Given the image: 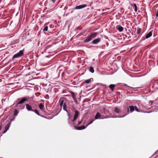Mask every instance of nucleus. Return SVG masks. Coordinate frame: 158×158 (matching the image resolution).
<instances>
[{
	"label": "nucleus",
	"mask_w": 158,
	"mask_h": 158,
	"mask_svg": "<svg viewBox=\"0 0 158 158\" xmlns=\"http://www.w3.org/2000/svg\"><path fill=\"white\" fill-rule=\"evenodd\" d=\"M81 121H78V125H79L80 124H81Z\"/></svg>",
	"instance_id": "obj_35"
},
{
	"label": "nucleus",
	"mask_w": 158,
	"mask_h": 158,
	"mask_svg": "<svg viewBox=\"0 0 158 158\" xmlns=\"http://www.w3.org/2000/svg\"><path fill=\"white\" fill-rule=\"evenodd\" d=\"M48 30V26L45 27L43 29V31H47Z\"/></svg>",
	"instance_id": "obj_32"
},
{
	"label": "nucleus",
	"mask_w": 158,
	"mask_h": 158,
	"mask_svg": "<svg viewBox=\"0 0 158 158\" xmlns=\"http://www.w3.org/2000/svg\"><path fill=\"white\" fill-rule=\"evenodd\" d=\"M101 116V115L99 113V112L97 113L95 116L94 119H98Z\"/></svg>",
	"instance_id": "obj_17"
},
{
	"label": "nucleus",
	"mask_w": 158,
	"mask_h": 158,
	"mask_svg": "<svg viewBox=\"0 0 158 158\" xmlns=\"http://www.w3.org/2000/svg\"><path fill=\"white\" fill-rule=\"evenodd\" d=\"M5 119L4 118L2 119L0 122V131L2 129V123L4 121Z\"/></svg>",
	"instance_id": "obj_19"
},
{
	"label": "nucleus",
	"mask_w": 158,
	"mask_h": 158,
	"mask_svg": "<svg viewBox=\"0 0 158 158\" xmlns=\"http://www.w3.org/2000/svg\"><path fill=\"white\" fill-rule=\"evenodd\" d=\"M64 101L63 99H61L60 100V106H62L64 104Z\"/></svg>",
	"instance_id": "obj_22"
},
{
	"label": "nucleus",
	"mask_w": 158,
	"mask_h": 158,
	"mask_svg": "<svg viewBox=\"0 0 158 158\" xmlns=\"http://www.w3.org/2000/svg\"><path fill=\"white\" fill-rule=\"evenodd\" d=\"M89 71L92 73H94V69L92 67H90L89 68Z\"/></svg>",
	"instance_id": "obj_23"
},
{
	"label": "nucleus",
	"mask_w": 158,
	"mask_h": 158,
	"mask_svg": "<svg viewBox=\"0 0 158 158\" xmlns=\"http://www.w3.org/2000/svg\"><path fill=\"white\" fill-rule=\"evenodd\" d=\"M0 158H2V157H0Z\"/></svg>",
	"instance_id": "obj_40"
},
{
	"label": "nucleus",
	"mask_w": 158,
	"mask_h": 158,
	"mask_svg": "<svg viewBox=\"0 0 158 158\" xmlns=\"http://www.w3.org/2000/svg\"><path fill=\"white\" fill-rule=\"evenodd\" d=\"M101 40V39L99 38H97L94 40L92 42V43L93 44H96L99 43Z\"/></svg>",
	"instance_id": "obj_9"
},
{
	"label": "nucleus",
	"mask_w": 158,
	"mask_h": 158,
	"mask_svg": "<svg viewBox=\"0 0 158 158\" xmlns=\"http://www.w3.org/2000/svg\"><path fill=\"white\" fill-rule=\"evenodd\" d=\"M115 85L114 84H110L109 86V87L111 89L112 91H114V89L115 87Z\"/></svg>",
	"instance_id": "obj_15"
},
{
	"label": "nucleus",
	"mask_w": 158,
	"mask_h": 158,
	"mask_svg": "<svg viewBox=\"0 0 158 158\" xmlns=\"http://www.w3.org/2000/svg\"><path fill=\"white\" fill-rule=\"evenodd\" d=\"M121 109L120 108H118L117 107H116L114 110V112L118 114L121 112Z\"/></svg>",
	"instance_id": "obj_14"
},
{
	"label": "nucleus",
	"mask_w": 158,
	"mask_h": 158,
	"mask_svg": "<svg viewBox=\"0 0 158 158\" xmlns=\"http://www.w3.org/2000/svg\"><path fill=\"white\" fill-rule=\"evenodd\" d=\"M12 43L13 44H17L19 42V40H13L12 42Z\"/></svg>",
	"instance_id": "obj_25"
},
{
	"label": "nucleus",
	"mask_w": 158,
	"mask_h": 158,
	"mask_svg": "<svg viewBox=\"0 0 158 158\" xmlns=\"http://www.w3.org/2000/svg\"><path fill=\"white\" fill-rule=\"evenodd\" d=\"M154 154L153 155H152V156H151V157H152L154 155Z\"/></svg>",
	"instance_id": "obj_39"
},
{
	"label": "nucleus",
	"mask_w": 158,
	"mask_h": 158,
	"mask_svg": "<svg viewBox=\"0 0 158 158\" xmlns=\"http://www.w3.org/2000/svg\"><path fill=\"white\" fill-rule=\"evenodd\" d=\"M67 107L66 103L64 102L63 105V109L64 110L66 111L67 110Z\"/></svg>",
	"instance_id": "obj_24"
},
{
	"label": "nucleus",
	"mask_w": 158,
	"mask_h": 158,
	"mask_svg": "<svg viewBox=\"0 0 158 158\" xmlns=\"http://www.w3.org/2000/svg\"><path fill=\"white\" fill-rule=\"evenodd\" d=\"M134 111V106H130L128 107H125V113H126V114L122 117H123L130 113Z\"/></svg>",
	"instance_id": "obj_2"
},
{
	"label": "nucleus",
	"mask_w": 158,
	"mask_h": 158,
	"mask_svg": "<svg viewBox=\"0 0 158 158\" xmlns=\"http://www.w3.org/2000/svg\"><path fill=\"white\" fill-rule=\"evenodd\" d=\"M116 28L119 32L123 31L124 29L120 25H117L116 27Z\"/></svg>",
	"instance_id": "obj_10"
},
{
	"label": "nucleus",
	"mask_w": 158,
	"mask_h": 158,
	"mask_svg": "<svg viewBox=\"0 0 158 158\" xmlns=\"http://www.w3.org/2000/svg\"><path fill=\"white\" fill-rule=\"evenodd\" d=\"M71 94L72 97L73 99V100L74 101V102L76 104H78V101L77 100V98L76 95L73 92H71Z\"/></svg>",
	"instance_id": "obj_6"
},
{
	"label": "nucleus",
	"mask_w": 158,
	"mask_h": 158,
	"mask_svg": "<svg viewBox=\"0 0 158 158\" xmlns=\"http://www.w3.org/2000/svg\"><path fill=\"white\" fill-rule=\"evenodd\" d=\"M24 50H21L18 53L14 55L12 57V60H14L15 59L19 57L22 56L23 55Z\"/></svg>",
	"instance_id": "obj_3"
},
{
	"label": "nucleus",
	"mask_w": 158,
	"mask_h": 158,
	"mask_svg": "<svg viewBox=\"0 0 158 158\" xmlns=\"http://www.w3.org/2000/svg\"><path fill=\"white\" fill-rule=\"evenodd\" d=\"M39 107L40 109L41 110H43L44 108V105L42 103H40L39 105Z\"/></svg>",
	"instance_id": "obj_20"
},
{
	"label": "nucleus",
	"mask_w": 158,
	"mask_h": 158,
	"mask_svg": "<svg viewBox=\"0 0 158 158\" xmlns=\"http://www.w3.org/2000/svg\"><path fill=\"white\" fill-rule=\"evenodd\" d=\"M82 34V33H80V34H78V36H80V35H81Z\"/></svg>",
	"instance_id": "obj_38"
},
{
	"label": "nucleus",
	"mask_w": 158,
	"mask_h": 158,
	"mask_svg": "<svg viewBox=\"0 0 158 158\" xmlns=\"http://www.w3.org/2000/svg\"><path fill=\"white\" fill-rule=\"evenodd\" d=\"M130 5H131V6H134V5H136V4H132V3H131V4H130Z\"/></svg>",
	"instance_id": "obj_36"
},
{
	"label": "nucleus",
	"mask_w": 158,
	"mask_h": 158,
	"mask_svg": "<svg viewBox=\"0 0 158 158\" xmlns=\"http://www.w3.org/2000/svg\"><path fill=\"white\" fill-rule=\"evenodd\" d=\"M74 127L75 129L76 130H81L85 129L87 127L86 126H82L80 127H77L75 126Z\"/></svg>",
	"instance_id": "obj_8"
},
{
	"label": "nucleus",
	"mask_w": 158,
	"mask_h": 158,
	"mask_svg": "<svg viewBox=\"0 0 158 158\" xmlns=\"http://www.w3.org/2000/svg\"><path fill=\"white\" fill-rule=\"evenodd\" d=\"M11 122V121H8V123L6 124V126H5L4 130L3 132V134L5 133L9 129Z\"/></svg>",
	"instance_id": "obj_4"
},
{
	"label": "nucleus",
	"mask_w": 158,
	"mask_h": 158,
	"mask_svg": "<svg viewBox=\"0 0 158 158\" xmlns=\"http://www.w3.org/2000/svg\"><path fill=\"white\" fill-rule=\"evenodd\" d=\"M51 1L54 3L56 2V0H51Z\"/></svg>",
	"instance_id": "obj_37"
},
{
	"label": "nucleus",
	"mask_w": 158,
	"mask_h": 158,
	"mask_svg": "<svg viewBox=\"0 0 158 158\" xmlns=\"http://www.w3.org/2000/svg\"><path fill=\"white\" fill-rule=\"evenodd\" d=\"M153 30H152L148 33L145 37H143L142 40H145L146 39H148L152 36V34Z\"/></svg>",
	"instance_id": "obj_5"
},
{
	"label": "nucleus",
	"mask_w": 158,
	"mask_h": 158,
	"mask_svg": "<svg viewBox=\"0 0 158 158\" xmlns=\"http://www.w3.org/2000/svg\"><path fill=\"white\" fill-rule=\"evenodd\" d=\"M26 108L27 110L29 111H32L33 109H32V106L29 105V104H26Z\"/></svg>",
	"instance_id": "obj_13"
},
{
	"label": "nucleus",
	"mask_w": 158,
	"mask_h": 158,
	"mask_svg": "<svg viewBox=\"0 0 158 158\" xmlns=\"http://www.w3.org/2000/svg\"><path fill=\"white\" fill-rule=\"evenodd\" d=\"M79 114V112L78 111L76 110L74 116L73 118V121H74L76 118H77Z\"/></svg>",
	"instance_id": "obj_11"
},
{
	"label": "nucleus",
	"mask_w": 158,
	"mask_h": 158,
	"mask_svg": "<svg viewBox=\"0 0 158 158\" xmlns=\"http://www.w3.org/2000/svg\"><path fill=\"white\" fill-rule=\"evenodd\" d=\"M74 121H73V119H72L70 117V115L69 114V118L68 119V122L69 123H72V122H73Z\"/></svg>",
	"instance_id": "obj_16"
},
{
	"label": "nucleus",
	"mask_w": 158,
	"mask_h": 158,
	"mask_svg": "<svg viewBox=\"0 0 158 158\" xmlns=\"http://www.w3.org/2000/svg\"><path fill=\"white\" fill-rule=\"evenodd\" d=\"M156 18H157V17H158V10L156 11Z\"/></svg>",
	"instance_id": "obj_34"
},
{
	"label": "nucleus",
	"mask_w": 158,
	"mask_h": 158,
	"mask_svg": "<svg viewBox=\"0 0 158 158\" xmlns=\"http://www.w3.org/2000/svg\"><path fill=\"white\" fill-rule=\"evenodd\" d=\"M141 31V29L140 28H139L137 29L136 33L138 34H140Z\"/></svg>",
	"instance_id": "obj_28"
},
{
	"label": "nucleus",
	"mask_w": 158,
	"mask_h": 158,
	"mask_svg": "<svg viewBox=\"0 0 158 158\" xmlns=\"http://www.w3.org/2000/svg\"><path fill=\"white\" fill-rule=\"evenodd\" d=\"M134 110H135L137 112H140V111L137 108V107L136 106H134Z\"/></svg>",
	"instance_id": "obj_29"
},
{
	"label": "nucleus",
	"mask_w": 158,
	"mask_h": 158,
	"mask_svg": "<svg viewBox=\"0 0 158 158\" xmlns=\"http://www.w3.org/2000/svg\"><path fill=\"white\" fill-rule=\"evenodd\" d=\"M20 104H18V102H16V104L15 105V107H19V105Z\"/></svg>",
	"instance_id": "obj_33"
},
{
	"label": "nucleus",
	"mask_w": 158,
	"mask_h": 158,
	"mask_svg": "<svg viewBox=\"0 0 158 158\" xmlns=\"http://www.w3.org/2000/svg\"><path fill=\"white\" fill-rule=\"evenodd\" d=\"M32 111L34 112L36 114H38V115H40V114L39 113V112L38 111V110L36 109H34L32 110Z\"/></svg>",
	"instance_id": "obj_26"
},
{
	"label": "nucleus",
	"mask_w": 158,
	"mask_h": 158,
	"mask_svg": "<svg viewBox=\"0 0 158 158\" xmlns=\"http://www.w3.org/2000/svg\"><path fill=\"white\" fill-rule=\"evenodd\" d=\"M19 113V111H18L16 109H15L14 111V114L13 116H14V117H15V116H16L18 115Z\"/></svg>",
	"instance_id": "obj_18"
},
{
	"label": "nucleus",
	"mask_w": 158,
	"mask_h": 158,
	"mask_svg": "<svg viewBox=\"0 0 158 158\" xmlns=\"http://www.w3.org/2000/svg\"><path fill=\"white\" fill-rule=\"evenodd\" d=\"M94 119H91V120H90L89 123L86 125V127H87L88 125H89L90 124H91L94 121Z\"/></svg>",
	"instance_id": "obj_30"
},
{
	"label": "nucleus",
	"mask_w": 158,
	"mask_h": 158,
	"mask_svg": "<svg viewBox=\"0 0 158 158\" xmlns=\"http://www.w3.org/2000/svg\"><path fill=\"white\" fill-rule=\"evenodd\" d=\"M91 81V79H89L86 80H85V83L86 84H89L90 83Z\"/></svg>",
	"instance_id": "obj_27"
},
{
	"label": "nucleus",
	"mask_w": 158,
	"mask_h": 158,
	"mask_svg": "<svg viewBox=\"0 0 158 158\" xmlns=\"http://www.w3.org/2000/svg\"><path fill=\"white\" fill-rule=\"evenodd\" d=\"M27 101V99L26 98H23L21 100L18 102V104H21L24 102H25Z\"/></svg>",
	"instance_id": "obj_12"
},
{
	"label": "nucleus",
	"mask_w": 158,
	"mask_h": 158,
	"mask_svg": "<svg viewBox=\"0 0 158 158\" xmlns=\"http://www.w3.org/2000/svg\"><path fill=\"white\" fill-rule=\"evenodd\" d=\"M25 107V106H24L23 105L21 104H19V107L18 109H23Z\"/></svg>",
	"instance_id": "obj_21"
},
{
	"label": "nucleus",
	"mask_w": 158,
	"mask_h": 158,
	"mask_svg": "<svg viewBox=\"0 0 158 158\" xmlns=\"http://www.w3.org/2000/svg\"><path fill=\"white\" fill-rule=\"evenodd\" d=\"M87 6V4H82L75 7L74 9H80L86 7Z\"/></svg>",
	"instance_id": "obj_7"
},
{
	"label": "nucleus",
	"mask_w": 158,
	"mask_h": 158,
	"mask_svg": "<svg viewBox=\"0 0 158 158\" xmlns=\"http://www.w3.org/2000/svg\"><path fill=\"white\" fill-rule=\"evenodd\" d=\"M98 35L96 32H94L91 34L84 38V42L85 43H87L91 41L93 39L95 38Z\"/></svg>",
	"instance_id": "obj_1"
},
{
	"label": "nucleus",
	"mask_w": 158,
	"mask_h": 158,
	"mask_svg": "<svg viewBox=\"0 0 158 158\" xmlns=\"http://www.w3.org/2000/svg\"><path fill=\"white\" fill-rule=\"evenodd\" d=\"M134 7H135V12H136L138 10V7L136 5H134Z\"/></svg>",
	"instance_id": "obj_31"
}]
</instances>
